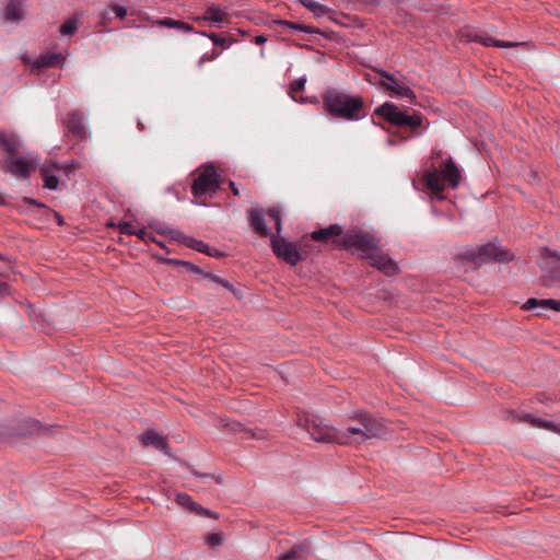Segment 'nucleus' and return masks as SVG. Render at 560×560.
Returning <instances> with one entry per match:
<instances>
[{
	"label": "nucleus",
	"instance_id": "20",
	"mask_svg": "<svg viewBox=\"0 0 560 560\" xmlns=\"http://www.w3.org/2000/svg\"><path fill=\"white\" fill-rule=\"evenodd\" d=\"M20 147L21 139L18 133L0 131V148L8 153V156L16 154Z\"/></svg>",
	"mask_w": 560,
	"mask_h": 560
},
{
	"label": "nucleus",
	"instance_id": "59",
	"mask_svg": "<svg viewBox=\"0 0 560 560\" xmlns=\"http://www.w3.org/2000/svg\"><path fill=\"white\" fill-rule=\"evenodd\" d=\"M2 202H3V201H2V198H0V203H2Z\"/></svg>",
	"mask_w": 560,
	"mask_h": 560
},
{
	"label": "nucleus",
	"instance_id": "19",
	"mask_svg": "<svg viewBox=\"0 0 560 560\" xmlns=\"http://www.w3.org/2000/svg\"><path fill=\"white\" fill-rule=\"evenodd\" d=\"M542 270L550 272L552 278L560 277V256L551 253L548 248L542 249V260L540 262Z\"/></svg>",
	"mask_w": 560,
	"mask_h": 560
},
{
	"label": "nucleus",
	"instance_id": "2",
	"mask_svg": "<svg viewBox=\"0 0 560 560\" xmlns=\"http://www.w3.org/2000/svg\"><path fill=\"white\" fill-rule=\"evenodd\" d=\"M351 419L357 422V425H349L341 431V438H339L341 445L361 444L368 440L383 438L387 433L383 420L366 412H355Z\"/></svg>",
	"mask_w": 560,
	"mask_h": 560
},
{
	"label": "nucleus",
	"instance_id": "57",
	"mask_svg": "<svg viewBox=\"0 0 560 560\" xmlns=\"http://www.w3.org/2000/svg\"><path fill=\"white\" fill-rule=\"evenodd\" d=\"M192 20L196 22H203L202 16H196V18H192Z\"/></svg>",
	"mask_w": 560,
	"mask_h": 560
},
{
	"label": "nucleus",
	"instance_id": "32",
	"mask_svg": "<svg viewBox=\"0 0 560 560\" xmlns=\"http://www.w3.org/2000/svg\"><path fill=\"white\" fill-rule=\"evenodd\" d=\"M202 277L205 279H208V280H210V281H212L214 283H218V284L222 285L226 290L231 291L233 294H236L233 285L229 281H226L225 279H223L221 277H218V276H215V275H213L211 272H207V271L202 272Z\"/></svg>",
	"mask_w": 560,
	"mask_h": 560
},
{
	"label": "nucleus",
	"instance_id": "30",
	"mask_svg": "<svg viewBox=\"0 0 560 560\" xmlns=\"http://www.w3.org/2000/svg\"><path fill=\"white\" fill-rule=\"evenodd\" d=\"M268 217L273 221L277 234L282 232V218L280 209L272 207L267 210Z\"/></svg>",
	"mask_w": 560,
	"mask_h": 560
},
{
	"label": "nucleus",
	"instance_id": "28",
	"mask_svg": "<svg viewBox=\"0 0 560 560\" xmlns=\"http://www.w3.org/2000/svg\"><path fill=\"white\" fill-rule=\"evenodd\" d=\"M197 34L208 37L214 45L221 46L222 48H229L231 46V40L217 34V33H208L206 31L196 32Z\"/></svg>",
	"mask_w": 560,
	"mask_h": 560
},
{
	"label": "nucleus",
	"instance_id": "25",
	"mask_svg": "<svg viewBox=\"0 0 560 560\" xmlns=\"http://www.w3.org/2000/svg\"><path fill=\"white\" fill-rule=\"evenodd\" d=\"M22 0H10L4 12V18L10 22H19L22 20Z\"/></svg>",
	"mask_w": 560,
	"mask_h": 560
},
{
	"label": "nucleus",
	"instance_id": "44",
	"mask_svg": "<svg viewBox=\"0 0 560 560\" xmlns=\"http://www.w3.org/2000/svg\"><path fill=\"white\" fill-rule=\"evenodd\" d=\"M155 23L163 27L173 28L174 25L176 24V20H174L172 18H163V19L156 20Z\"/></svg>",
	"mask_w": 560,
	"mask_h": 560
},
{
	"label": "nucleus",
	"instance_id": "6",
	"mask_svg": "<svg viewBox=\"0 0 560 560\" xmlns=\"http://www.w3.org/2000/svg\"><path fill=\"white\" fill-rule=\"evenodd\" d=\"M457 258L480 266L489 261L508 262L513 259V255L497 243L489 242L466 248L457 254Z\"/></svg>",
	"mask_w": 560,
	"mask_h": 560
},
{
	"label": "nucleus",
	"instance_id": "14",
	"mask_svg": "<svg viewBox=\"0 0 560 560\" xmlns=\"http://www.w3.org/2000/svg\"><path fill=\"white\" fill-rule=\"evenodd\" d=\"M510 417L517 422H526L529 423L533 427L546 429L552 432L560 433V424H556L552 421L544 420L540 418H537L530 413H517V412H510Z\"/></svg>",
	"mask_w": 560,
	"mask_h": 560
},
{
	"label": "nucleus",
	"instance_id": "49",
	"mask_svg": "<svg viewBox=\"0 0 560 560\" xmlns=\"http://www.w3.org/2000/svg\"><path fill=\"white\" fill-rule=\"evenodd\" d=\"M23 201L25 203H28V205H33V206H36V207H40V208H45L46 210L48 209L44 203L37 201L36 199H33V198H28V197H25L23 198Z\"/></svg>",
	"mask_w": 560,
	"mask_h": 560
},
{
	"label": "nucleus",
	"instance_id": "58",
	"mask_svg": "<svg viewBox=\"0 0 560 560\" xmlns=\"http://www.w3.org/2000/svg\"><path fill=\"white\" fill-rule=\"evenodd\" d=\"M0 259H3V256L0 254Z\"/></svg>",
	"mask_w": 560,
	"mask_h": 560
},
{
	"label": "nucleus",
	"instance_id": "27",
	"mask_svg": "<svg viewBox=\"0 0 560 560\" xmlns=\"http://www.w3.org/2000/svg\"><path fill=\"white\" fill-rule=\"evenodd\" d=\"M276 23L279 24L280 26H282L283 28L290 30L293 32H303V33H307V34L318 33L315 27H313L311 25H306V24L290 22V21H285V20H278Z\"/></svg>",
	"mask_w": 560,
	"mask_h": 560
},
{
	"label": "nucleus",
	"instance_id": "3",
	"mask_svg": "<svg viewBox=\"0 0 560 560\" xmlns=\"http://www.w3.org/2000/svg\"><path fill=\"white\" fill-rule=\"evenodd\" d=\"M374 115L385 119L392 126L409 129L415 137L421 136L429 127V124L423 126L424 117L421 113L415 112L410 115L392 102H385L376 107Z\"/></svg>",
	"mask_w": 560,
	"mask_h": 560
},
{
	"label": "nucleus",
	"instance_id": "37",
	"mask_svg": "<svg viewBox=\"0 0 560 560\" xmlns=\"http://www.w3.org/2000/svg\"><path fill=\"white\" fill-rule=\"evenodd\" d=\"M108 10L115 14V16L119 20L126 18L128 11L127 8L117 3H113L108 7Z\"/></svg>",
	"mask_w": 560,
	"mask_h": 560
},
{
	"label": "nucleus",
	"instance_id": "47",
	"mask_svg": "<svg viewBox=\"0 0 560 560\" xmlns=\"http://www.w3.org/2000/svg\"><path fill=\"white\" fill-rule=\"evenodd\" d=\"M47 212L50 213L56 219V222L58 225L61 226L65 224L63 217L59 212L50 210V209H47Z\"/></svg>",
	"mask_w": 560,
	"mask_h": 560
},
{
	"label": "nucleus",
	"instance_id": "45",
	"mask_svg": "<svg viewBox=\"0 0 560 560\" xmlns=\"http://www.w3.org/2000/svg\"><path fill=\"white\" fill-rule=\"evenodd\" d=\"M225 427L229 428V430H231L233 432H243V431L247 432V430L240 422L232 421V422L226 423Z\"/></svg>",
	"mask_w": 560,
	"mask_h": 560
},
{
	"label": "nucleus",
	"instance_id": "42",
	"mask_svg": "<svg viewBox=\"0 0 560 560\" xmlns=\"http://www.w3.org/2000/svg\"><path fill=\"white\" fill-rule=\"evenodd\" d=\"M476 34H478V32H476L471 28H466V30L460 31V38L467 43L475 42Z\"/></svg>",
	"mask_w": 560,
	"mask_h": 560
},
{
	"label": "nucleus",
	"instance_id": "48",
	"mask_svg": "<svg viewBox=\"0 0 560 560\" xmlns=\"http://www.w3.org/2000/svg\"><path fill=\"white\" fill-rule=\"evenodd\" d=\"M10 294V285L0 279V296H5Z\"/></svg>",
	"mask_w": 560,
	"mask_h": 560
},
{
	"label": "nucleus",
	"instance_id": "11",
	"mask_svg": "<svg viewBox=\"0 0 560 560\" xmlns=\"http://www.w3.org/2000/svg\"><path fill=\"white\" fill-rule=\"evenodd\" d=\"M67 133L72 135L77 140L82 141L88 137V130L84 124L83 113L79 109H72L62 120Z\"/></svg>",
	"mask_w": 560,
	"mask_h": 560
},
{
	"label": "nucleus",
	"instance_id": "39",
	"mask_svg": "<svg viewBox=\"0 0 560 560\" xmlns=\"http://www.w3.org/2000/svg\"><path fill=\"white\" fill-rule=\"evenodd\" d=\"M117 228L121 234L133 235L136 233V230L133 229L132 224L127 221L119 222L117 224Z\"/></svg>",
	"mask_w": 560,
	"mask_h": 560
},
{
	"label": "nucleus",
	"instance_id": "35",
	"mask_svg": "<svg viewBox=\"0 0 560 560\" xmlns=\"http://www.w3.org/2000/svg\"><path fill=\"white\" fill-rule=\"evenodd\" d=\"M310 5L307 7V9L314 14V16L316 18H320L325 14H327L330 10L328 7L322 4V3H318L316 1H313L312 3H308Z\"/></svg>",
	"mask_w": 560,
	"mask_h": 560
},
{
	"label": "nucleus",
	"instance_id": "17",
	"mask_svg": "<svg viewBox=\"0 0 560 560\" xmlns=\"http://www.w3.org/2000/svg\"><path fill=\"white\" fill-rule=\"evenodd\" d=\"M139 439L144 447L152 446L165 454L170 453V446L166 438L153 430L142 433Z\"/></svg>",
	"mask_w": 560,
	"mask_h": 560
},
{
	"label": "nucleus",
	"instance_id": "16",
	"mask_svg": "<svg viewBox=\"0 0 560 560\" xmlns=\"http://www.w3.org/2000/svg\"><path fill=\"white\" fill-rule=\"evenodd\" d=\"M3 163L7 171L13 174L14 176L22 178H26L30 176L32 164L28 160L23 158L15 159L14 156H7Z\"/></svg>",
	"mask_w": 560,
	"mask_h": 560
},
{
	"label": "nucleus",
	"instance_id": "13",
	"mask_svg": "<svg viewBox=\"0 0 560 560\" xmlns=\"http://www.w3.org/2000/svg\"><path fill=\"white\" fill-rule=\"evenodd\" d=\"M158 232L163 235H168L171 238L184 244L202 254H211V247L203 241L184 234L179 230H172L168 228L159 229Z\"/></svg>",
	"mask_w": 560,
	"mask_h": 560
},
{
	"label": "nucleus",
	"instance_id": "43",
	"mask_svg": "<svg viewBox=\"0 0 560 560\" xmlns=\"http://www.w3.org/2000/svg\"><path fill=\"white\" fill-rule=\"evenodd\" d=\"M173 28L184 33H190L194 31V27L190 24L179 20H176V24Z\"/></svg>",
	"mask_w": 560,
	"mask_h": 560
},
{
	"label": "nucleus",
	"instance_id": "51",
	"mask_svg": "<svg viewBox=\"0 0 560 560\" xmlns=\"http://www.w3.org/2000/svg\"><path fill=\"white\" fill-rule=\"evenodd\" d=\"M266 42H267V38H266V36H264V35H257V36H255V38H254V43H255L256 45H262V44H265Z\"/></svg>",
	"mask_w": 560,
	"mask_h": 560
},
{
	"label": "nucleus",
	"instance_id": "8",
	"mask_svg": "<svg viewBox=\"0 0 560 560\" xmlns=\"http://www.w3.org/2000/svg\"><path fill=\"white\" fill-rule=\"evenodd\" d=\"M298 425L304 429L315 442H336L339 444L341 431H338L334 427L328 425L320 418L303 415L299 417Z\"/></svg>",
	"mask_w": 560,
	"mask_h": 560
},
{
	"label": "nucleus",
	"instance_id": "54",
	"mask_svg": "<svg viewBox=\"0 0 560 560\" xmlns=\"http://www.w3.org/2000/svg\"><path fill=\"white\" fill-rule=\"evenodd\" d=\"M208 256H211V257H218V256H222V253H220L218 249L215 248H211V254H207Z\"/></svg>",
	"mask_w": 560,
	"mask_h": 560
},
{
	"label": "nucleus",
	"instance_id": "9",
	"mask_svg": "<svg viewBox=\"0 0 560 560\" xmlns=\"http://www.w3.org/2000/svg\"><path fill=\"white\" fill-rule=\"evenodd\" d=\"M220 176L212 163H207L198 168V175L191 184V194L195 198L213 196L220 189Z\"/></svg>",
	"mask_w": 560,
	"mask_h": 560
},
{
	"label": "nucleus",
	"instance_id": "10",
	"mask_svg": "<svg viewBox=\"0 0 560 560\" xmlns=\"http://www.w3.org/2000/svg\"><path fill=\"white\" fill-rule=\"evenodd\" d=\"M270 243L273 254L290 266H295L303 259L298 245L280 234L273 235Z\"/></svg>",
	"mask_w": 560,
	"mask_h": 560
},
{
	"label": "nucleus",
	"instance_id": "50",
	"mask_svg": "<svg viewBox=\"0 0 560 560\" xmlns=\"http://www.w3.org/2000/svg\"><path fill=\"white\" fill-rule=\"evenodd\" d=\"M133 235H136L141 241H147L148 238V233L143 229L136 230V233Z\"/></svg>",
	"mask_w": 560,
	"mask_h": 560
},
{
	"label": "nucleus",
	"instance_id": "23",
	"mask_svg": "<svg viewBox=\"0 0 560 560\" xmlns=\"http://www.w3.org/2000/svg\"><path fill=\"white\" fill-rule=\"evenodd\" d=\"M537 307H540L542 310H553L560 312V301L552 299L537 300L532 298L528 299L523 305V308L525 310H535Z\"/></svg>",
	"mask_w": 560,
	"mask_h": 560
},
{
	"label": "nucleus",
	"instance_id": "29",
	"mask_svg": "<svg viewBox=\"0 0 560 560\" xmlns=\"http://www.w3.org/2000/svg\"><path fill=\"white\" fill-rule=\"evenodd\" d=\"M305 84H306V78H304V77L298 78L290 83L289 95L291 96V98L293 101H295V102L298 101L295 97V94L302 92L305 89Z\"/></svg>",
	"mask_w": 560,
	"mask_h": 560
},
{
	"label": "nucleus",
	"instance_id": "5",
	"mask_svg": "<svg viewBox=\"0 0 560 560\" xmlns=\"http://www.w3.org/2000/svg\"><path fill=\"white\" fill-rule=\"evenodd\" d=\"M460 179V171L452 158L445 160L440 170L432 167L427 170L423 175L425 186L440 199L443 198L444 183H447L452 188H457Z\"/></svg>",
	"mask_w": 560,
	"mask_h": 560
},
{
	"label": "nucleus",
	"instance_id": "12",
	"mask_svg": "<svg viewBox=\"0 0 560 560\" xmlns=\"http://www.w3.org/2000/svg\"><path fill=\"white\" fill-rule=\"evenodd\" d=\"M365 259L370 260V265L387 277L395 276L399 272L398 265L387 254L383 253L377 245V248L373 250Z\"/></svg>",
	"mask_w": 560,
	"mask_h": 560
},
{
	"label": "nucleus",
	"instance_id": "56",
	"mask_svg": "<svg viewBox=\"0 0 560 560\" xmlns=\"http://www.w3.org/2000/svg\"><path fill=\"white\" fill-rule=\"evenodd\" d=\"M195 475L198 477V478H209L210 475L209 474H199V472H195Z\"/></svg>",
	"mask_w": 560,
	"mask_h": 560
},
{
	"label": "nucleus",
	"instance_id": "15",
	"mask_svg": "<svg viewBox=\"0 0 560 560\" xmlns=\"http://www.w3.org/2000/svg\"><path fill=\"white\" fill-rule=\"evenodd\" d=\"M28 63L33 66V68L37 71H40L46 68L57 67L63 63L65 56L61 52H45L40 54L37 58L33 60L25 59Z\"/></svg>",
	"mask_w": 560,
	"mask_h": 560
},
{
	"label": "nucleus",
	"instance_id": "21",
	"mask_svg": "<svg viewBox=\"0 0 560 560\" xmlns=\"http://www.w3.org/2000/svg\"><path fill=\"white\" fill-rule=\"evenodd\" d=\"M248 221L249 225L253 228L255 233H257L261 237H267L270 235V230L267 228L264 212L257 209L248 210Z\"/></svg>",
	"mask_w": 560,
	"mask_h": 560
},
{
	"label": "nucleus",
	"instance_id": "40",
	"mask_svg": "<svg viewBox=\"0 0 560 560\" xmlns=\"http://www.w3.org/2000/svg\"><path fill=\"white\" fill-rule=\"evenodd\" d=\"M112 23L110 11L105 10L98 13V25L102 27H107Z\"/></svg>",
	"mask_w": 560,
	"mask_h": 560
},
{
	"label": "nucleus",
	"instance_id": "46",
	"mask_svg": "<svg viewBox=\"0 0 560 560\" xmlns=\"http://www.w3.org/2000/svg\"><path fill=\"white\" fill-rule=\"evenodd\" d=\"M197 514L199 515H205V516H210V517H217V515L211 512L210 510L208 509H205L202 508L201 505L198 504L197 509L194 510Z\"/></svg>",
	"mask_w": 560,
	"mask_h": 560
},
{
	"label": "nucleus",
	"instance_id": "26",
	"mask_svg": "<svg viewBox=\"0 0 560 560\" xmlns=\"http://www.w3.org/2000/svg\"><path fill=\"white\" fill-rule=\"evenodd\" d=\"M40 175L44 180V187L50 190L58 188L59 178L54 174L49 165H45L40 168Z\"/></svg>",
	"mask_w": 560,
	"mask_h": 560
},
{
	"label": "nucleus",
	"instance_id": "1",
	"mask_svg": "<svg viewBox=\"0 0 560 560\" xmlns=\"http://www.w3.org/2000/svg\"><path fill=\"white\" fill-rule=\"evenodd\" d=\"M324 110L332 118L346 121L360 120L365 117L364 100L336 88L327 89L322 95Z\"/></svg>",
	"mask_w": 560,
	"mask_h": 560
},
{
	"label": "nucleus",
	"instance_id": "34",
	"mask_svg": "<svg viewBox=\"0 0 560 560\" xmlns=\"http://www.w3.org/2000/svg\"><path fill=\"white\" fill-rule=\"evenodd\" d=\"M304 552V546L299 545L293 547L290 551L282 555L279 560H302V553Z\"/></svg>",
	"mask_w": 560,
	"mask_h": 560
},
{
	"label": "nucleus",
	"instance_id": "52",
	"mask_svg": "<svg viewBox=\"0 0 560 560\" xmlns=\"http://www.w3.org/2000/svg\"><path fill=\"white\" fill-rule=\"evenodd\" d=\"M229 186H230V188H231V190H232L234 196H240V190H238V188H237V186H236V184L234 182L231 180L229 183Z\"/></svg>",
	"mask_w": 560,
	"mask_h": 560
},
{
	"label": "nucleus",
	"instance_id": "53",
	"mask_svg": "<svg viewBox=\"0 0 560 560\" xmlns=\"http://www.w3.org/2000/svg\"><path fill=\"white\" fill-rule=\"evenodd\" d=\"M252 434V438H255V439H264L265 434H264V431L262 430H258L257 432H250Z\"/></svg>",
	"mask_w": 560,
	"mask_h": 560
},
{
	"label": "nucleus",
	"instance_id": "7",
	"mask_svg": "<svg viewBox=\"0 0 560 560\" xmlns=\"http://www.w3.org/2000/svg\"><path fill=\"white\" fill-rule=\"evenodd\" d=\"M374 72L378 78V85L384 90L386 94H388L390 97L405 100L410 104H416V93L406 83V79L404 77L397 78L381 68H375Z\"/></svg>",
	"mask_w": 560,
	"mask_h": 560
},
{
	"label": "nucleus",
	"instance_id": "24",
	"mask_svg": "<svg viewBox=\"0 0 560 560\" xmlns=\"http://www.w3.org/2000/svg\"><path fill=\"white\" fill-rule=\"evenodd\" d=\"M475 42L479 43L486 47H499V48H508V47H514V46L518 45L517 43L494 39L483 32H478V34H476Z\"/></svg>",
	"mask_w": 560,
	"mask_h": 560
},
{
	"label": "nucleus",
	"instance_id": "33",
	"mask_svg": "<svg viewBox=\"0 0 560 560\" xmlns=\"http://www.w3.org/2000/svg\"><path fill=\"white\" fill-rule=\"evenodd\" d=\"M176 502L190 511H194L198 506V504L187 493H177Z\"/></svg>",
	"mask_w": 560,
	"mask_h": 560
},
{
	"label": "nucleus",
	"instance_id": "4",
	"mask_svg": "<svg viewBox=\"0 0 560 560\" xmlns=\"http://www.w3.org/2000/svg\"><path fill=\"white\" fill-rule=\"evenodd\" d=\"M335 247L345 249L361 259H365L380 245V240L368 231L351 228L345 231L342 237L334 238Z\"/></svg>",
	"mask_w": 560,
	"mask_h": 560
},
{
	"label": "nucleus",
	"instance_id": "55",
	"mask_svg": "<svg viewBox=\"0 0 560 560\" xmlns=\"http://www.w3.org/2000/svg\"><path fill=\"white\" fill-rule=\"evenodd\" d=\"M303 7L307 9L310 5L308 3H312L314 0H298Z\"/></svg>",
	"mask_w": 560,
	"mask_h": 560
},
{
	"label": "nucleus",
	"instance_id": "41",
	"mask_svg": "<svg viewBox=\"0 0 560 560\" xmlns=\"http://www.w3.org/2000/svg\"><path fill=\"white\" fill-rule=\"evenodd\" d=\"M220 52L217 50H212L210 54H203L198 60V67H202L205 62L212 61L219 57Z\"/></svg>",
	"mask_w": 560,
	"mask_h": 560
},
{
	"label": "nucleus",
	"instance_id": "22",
	"mask_svg": "<svg viewBox=\"0 0 560 560\" xmlns=\"http://www.w3.org/2000/svg\"><path fill=\"white\" fill-rule=\"evenodd\" d=\"M202 21L214 23V24H229L230 19L225 10L217 4H211L206 9L202 15Z\"/></svg>",
	"mask_w": 560,
	"mask_h": 560
},
{
	"label": "nucleus",
	"instance_id": "18",
	"mask_svg": "<svg viewBox=\"0 0 560 560\" xmlns=\"http://www.w3.org/2000/svg\"><path fill=\"white\" fill-rule=\"evenodd\" d=\"M345 230L339 224H331L327 228L315 230L311 233V237L315 242L327 243L329 240L342 237Z\"/></svg>",
	"mask_w": 560,
	"mask_h": 560
},
{
	"label": "nucleus",
	"instance_id": "36",
	"mask_svg": "<svg viewBox=\"0 0 560 560\" xmlns=\"http://www.w3.org/2000/svg\"><path fill=\"white\" fill-rule=\"evenodd\" d=\"M170 261L175 264V265H180V266L185 267L188 271H190L192 273H197V275L202 276V272H205V270H202L197 265H195L192 262H189V261H186V260L171 259Z\"/></svg>",
	"mask_w": 560,
	"mask_h": 560
},
{
	"label": "nucleus",
	"instance_id": "38",
	"mask_svg": "<svg viewBox=\"0 0 560 560\" xmlns=\"http://www.w3.org/2000/svg\"><path fill=\"white\" fill-rule=\"evenodd\" d=\"M206 542L211 547L220 546L223 542V536L221 533H211L206 537Z\"/></svg>",
	"mask_w": 560,
	"mask_h": 560
},
{
	"label": "nucleus",
	"instance_id": "31",
	"mask_svg": "<svg viewBox=\"0 0 560 560\" xmlns=\"http://www.w3.org/2000/svg\"><path fill=\"white\" fill-rule=\"evenodd\" d=\"M78 30V21L72 18L63 22L59 28V33L63 36H72Z\"/></svg>",
	"mask_w": 560,
	"mask_h": 560
}]
</instances>
